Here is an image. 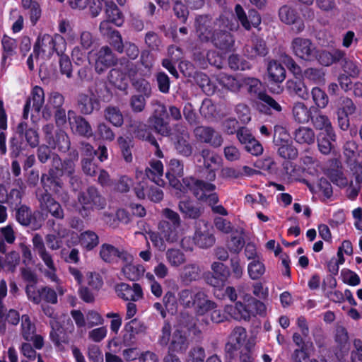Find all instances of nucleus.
I'll return each mask as SVG.
<instances>
[{"mask_svg":"<svg viewBox=\"0 0 362 362\" xmlns=\"http://www.w3.org/2000/svg\"><path fill=\"white\" fill-rule=\"evenodd\" d=\"M233 25L231 21L223 14L214 20V27L216 28L211 45L215 48L225 53L233 50L235 39L230 33Z\"/></svg>","mask_w":362,"mask_h":362,"instance_id":"1","label":"nucleus"},{"mask_svg":"<svg viewBox=\"0 0 362 362\" xmlns=\"http://www.w3.org/2000/svg\"><path fill=\"white\" fill-rule=\"evenodd\" d=\"M119 66L110 70L107 79L110 83L120 90H126L128 87L129 78L134 77L137 74L136 66L125 57L119 60Z\"/></svg>","mask_w":362,"mask_h":362,"instance_id":"2","label":"nucleus"},{"mask_svg":"<svg viewBox=\"0 0 362 362\" xmlns=\"http://www.w3.org/2000/svg\"><path fill=\"white\" fill-rule=\"evenodd\" d=\"M183 182L188 190L192 192L198 200H208L210 204H214L218 202V197L216 193H212L206 196L207 192L215 190V185L192 177L183 178Z\"/></svg>","mask_w":362,"mask_h":362,"instance_id":"3","label":"nucleus"},{"mask_svg":"<svg viewBox=\"0 0 362 362\" xmlns=\"http://www.w3.org/2000/svg\"><path fill=\"white\" fill-rule=\"evenodd\" d=\"M66 41L61 35L52 37L45 34L39 37L34 45V52L39 55L40 52L48 53L52 54L56 52L57 54H62L65 50Z\"/></svg>","mask_w":362,"mask_h":362,"instance_id":"4","label":"nucleus"},{"mask_svg":"<svg viewBox=\"0 0 362 362\" xmlns=\"http://www.w3.org/2000/svg\"><path fill=\"white\" fill-rule=\"evenodd\" d=\"M196 35L202 43H211L216 27L211 14H202L196 17L194 21Z\"/></svg>","mask_w":362,"mask_h":362,"instance_id":"5","label":"nucleus"},{"mask_svg":"<svg viewBox=\"0 0 362 362\" xmlns=\"http://www.w3.org/2000/svg\"><path fill=\"white\" fill-rule=\"evenodd\" d=\"M211 270L206 272L203 275L205 283L215 288L223 286L230 276L228 267L221 262H214L211 264Z\"/></svg>","mask_w":362,"mask_h":362,"instance_id":"6","label":"nucleus"},{"mask_svg":"<svg viewBox=\"0 0 362 362\" xmlns=\"http://www.w3.org/2000/svg\"><path fill=\"white\" fill-rule=\"evenodd\" d=\"M119 60L110 47L103 46L94 54L95 71L98 74H102L109 68L117 65Z\"/></svg>","mask_w":362,"mask_h":362,"instance_id":"7","label":"nucleus"},{"mask_svg":"<svg viewBox=\"0 0 362 362\" xmlns=\"http://www.w3.org/2000/svg\"><path fill=\"white\" fill-rule=\"evenodd\" d=\"M293 53L300 59L312 62V58L316 52V46L311 40L297 37L293 39L291 45Z\"/></svg>","mask_w":362,"mask_h":362,"instance_id":"8","label":"nucleus"},{"mask_svg":"<svg viewBox=\"0 0 362 362\" xmlns=\"http://www.w3.org/2000/svg\"><path fill=\"white\" fill-rule=\"evenodd\" d=\"M77 199L80 204L90 205L97 209H103L107 204L105 199L94 186H90L86 191L80 192Z\"/></svg>","mask_w":362,"mask_h":362,"instance_id":"9","label":"nucleus"},{"mask_svg":"<svg viewBox=\"0 0 362 362\" xmlns=\"http://www.w3.org/2000/svg\"><path fill=\"white\" fill-rule=\"evenodd\" d=\"M194 134L199 141L209 144L214 148L220 147L223 142L221 134L211 127L198 126L194 128Z\"/></svg>","mask_w":362,"mask_h":362,"instance_id":"10","label":"nucleus"},{"mask_svg":"<svg viewBox=\"0 0 362 362\" xmlns=\"http://www.w3.org/2000/svg\"><path fill=\"white\" fill-rule=\"evenodd\" d=\"M40 182L45 192L49 190L58 193L64 187V182L57 165L51 166L47 173L42 174Z\"/></svg>","mask_w":362,"mask_h":362,"instance_id":"11","label":"nucleus"},{"mask_svg":"<svg viewBox=\"0 0 362 362\" xmlns=\"http://www.w3.org/2000/svg\"><path fill=\"white\" fill-rule=\"evenodd\" d=\"M147 326L144 321L134 318L126 323L124 328L122 341L127 346L133 345L136 341V335L146 333Z\"/></svg>","mask_w":362,"mask_h":362,"instance_id":"12","label":"nucleus"},{"mask_svg":"<svg viewBox=\"0 0 362 362\" xmlns=\"http://www.w3.org/2000/svg\"><path fill=\"white\" fill-rule=\"evenodd\" d=\"M69 124L74 134L85 138L93 136V132L89 122L82 115H76L73 110L68 111Z\"/></svg>","mask_w":362,"mask_h":362,"instance_id":"13","label":"nucleus"},{"mask_svg":"<svg viewBox=\"0 0 362 362\" xmlns=\"http://www.w3.org/2000/svg\"><path fill=\"white\" fill-rule=\"evenodd\" d=\"M76 107L82 115H92L94 111H98L100 107V101L94 94L91 96L81 93L76 97Z\"/></svg>","mask_w":362,"mask_h":362,"instance_id":"14","label":"nucleus"},{"mask_svg":"<svg viewBox=\"0 0 362 362\" xmlns=\"http://www.w3.org/2000/svg\"><path fill=\"white\" fill-rule=\"evenodd\" d=\"M178 209L186 219H199L204 211L202 204L190 199L180 200L178 202Z\"/></svg>","mask_w":362,"mask_h":362,"instance_id":"15","label":"nucleus"},{"mask_svg":"<svg viewBox=\"0 0 362 362\" xmlns=\"http://www.w3.org/2000/svg\"><path fill=\"white\" fill-rule=\"evenodd\" d=\"M189 346V341L185 331L176 328L169 342L168 352L172 354H185Z\"/></svg>","mask_w":362,"mask_h":362,"instance_id":"16","label":"nucleus"},{"mask_svg":"<svg viewBox=\"0 0 362 362\" xmlns=\"http://www.w3.org/2000/svg\"><path fill=\"white\" fill-rule=\"evenodd\" d=\"M257 98L256 107L262 114L271 115L274 112H280L282 110L281 105L265 92H259Z\"/></svg>","mask_w":362,"mask_h":362,"instance_id":"17","label":"nucleus"},{"mask_svg":"<svg viewBox=\"0 0 362 362\" xmlns=\"http://www.w3.org/2000/svg\"><path fill=\"white\" fill-rule=\"evenodd\" d=\"M16 134L32 148H36L40 144V135L37 130L30 127L26 122L22 121L18 124Z\"/></svg>","mask_w":362,"mask_h":362,"instance_id":"18","label":"nucleus"},{"mask_svg":"<svg viewBox=\"0 0 362 362\" xmlns=\"http://www.w3.org/2000/svg\"><path fill=\"white\" fill-rule=\"evenodd\" d=\"M45 103V93L43 89L40 86H35L31 92L30 96L27 99L25 105L23 108V117L26 119L28 117V114L32 105V109L39 112Z\"/></svg>","mask_w":362,"mask_h":362,"instance_id":"19","label":"nucleus"},{"mask_svg":"<svg viewBox=\"0 0 362 362\" xmlns=\"http://www.w3.org/2000/svg\"><path fill=\"white\" fill-rule=\"evenodd\" d=\"M117 296L127 301H137L143 298V292L139 284L133 283L130 286L125 283H121L115 286Z\"/></svg>","mask_w":362,"mask_h":362,"instance_id":"20","label":"nucleus"},{"mask_svg":"<svg viewBox=\"0 0 362 362\" xmlns=\"http://www.w3.org/2000/svg\"><path fill=\"white\" fill-rule=\"evenodd\" d=\"M40 207L46 209L53 217L62 220L64 218V211L61 204L57 202L49 192H45L39 198Z\"/></svg>","mask_w":362,"mask_h":362,"instance_id":"21","label":"nucleus"},{"mask_svg":"<svg viewBox=\"0 0 362 362\" xmlns=\"http://www.w3.org/2000/svg\"><path fill=\"white\" fill-rule=\"evenodd\" d=\"M193 239L194 243L201 248L211 247L216 242L214 234L208 230L206 223L204 228H197Z\"/></svg>","mask_w":362,"mask_h":362,"instance_id":"22","label":"nucleus"},{"mask_svg":"<svg viewBox=\"0 0 362 362\" xmlns=\"http://www.w3.org/2000/svg\"><path fill=\"white\" fill-rule=\"evenodd\" d=\"M117 142L122 156L125 162L132 163L135 147V142L133 137L129 136H120L117 138Z\"/></svg>","mask_w":362,"mask_h":362,"instance_id":"23","label":"nucleus"},{"mask_svg":"<svg viewBox=\"0 0 362 362\" xmlns=\"http://www.w3.org/2000/svg\"><path fill=\"white\" fill-rule=\"evenodd\" d=\"M48 144H42L37 146L36 155L38 161L42 164L51 163V166L57 165L59 162V156L53 152Z\"/></svg>","mask_w":362,"mask_h":362,"instance_id":"24","label":"nucleus"},{"mask_svg":"<svg viewBox=\"0 0 362 362\" xmlns=\"http://www.w3.org/2000/svg\"><path fill=\"white\" fill-rule=\"evenodd\" d=\"M194 297V306H196L199 315H204L216 307V303L208 299L207 295L203 291L196 292Z\"/></svg>","mask_w":362,"mask_h":362,"instance_id":"25","label":"nucleus"},{"mask_svg":"<svg viewBox=\"0 0 362 362\" xmlns=\"http://www.w3.org/2000/svg\"><path fill=\"white\" fill-rule=\"evenodd\" d=\"M310 119L314 127L322 132L334 131L328 117L323 115L317 107H313Z\"/></svg>","mask_w":362,"mask_h":362,"instance_id":"26","label":"nucleus"},{"mask_svg":"<svg viewBox=\"0 0 362 362\" xmlns=\"http://www.w3.org/2000/svg\"><path fill=\"white\" fill-rule=\"evenodd\" d=\"M49 146L62 153H66L70 149L71 141L65 131L58 129L54 133V136L48 144Z\"/></svg>","mask_w":362,"mask_h":362,"instance_id":"27","label":"nucleus"},{"mask_svg":"<svg viewBox=\"0 0 362 362\" xmlns=\"http://www.w3.org/2000/svg\"><path fill=\"white\" fill-rule=\"evenodd\" d=\"M336 139V134L334 131L321 132L317 137L319 151L324 155H328L332 148V141Z\"/></svg>","mask_w":362,"mask_h":362,"instance_id":"28","label":"nucleus"},{"mask_svg":"<svg viewBox=\"0 0 362 362\" xmlns=\"http://www.w3.org/2000/svg\"><path fill=\"white\" fill-rule=\"evenodd\" d=\"M202 269L197 264H186L182 270L180 274L181 281L185 284L189 285L193 281H196L200 279Z\"/></svg>","mask_w":362,"mask_h":362,"instance_id":"29","label":"nucleus"},{"mask_svg":"<svg viewBox=\"0 0 362 362\" xmlns=\"http://www.w3.org/2000/svg\"><path fill=\"white\" fill-rule=\"evenodd\" d=\"M52 330L49 337L54 345L59 347L62 344L68 343V336L62 325L58 321L50 322Z\"/></svg>","mask_w":362,"mask_h":362,"instance_id":"30","label":"nucleus"},{"mask_svg":"<svg viewBox=\"0 0 362 362\" xmlns=\"http://www.w3.org/2000/svg\"><path fill=\"white\" fill-rule=\"evenodd\" d=\"M225 310L235 320L249 321L251 315L248 310V304L244 305L241 302H237L235 306L227 305Z\"/></svg>","mask_w":362,"mask_h":362,"instance_id":"31","label":"nucleus"},{"mask_svg":"<svg viewBox=\"0 0 362 362\" xmlns=\"http://www.w3.org/2000/svg\"><path fill=\"white\" fill-rule=\"evenodd\" d=\"M105 4L107 20L117 26H121L124 23V16L118 6L112 1H105Z\"/></svg>","mask_w":362,"mask_h":362,"instance_id":"32","label":"nucleus"},{"mask_svg":"<svg viewBox=\"0 0 362 362\" xmlns=\"http://www.w3.org/2000/svg\"><path fill=\"white\" fill-rule=\"evenodd\" d=\"M103 116L105 120L116 127H120L124 123L123 115L117 106L108 105L104 109Z\"/></svg>","mask_w":362,"mask_h":362,"instance_id":"33","label":"nucleus"},{"mask_svg":"<svg viewBox=\"0 0 362 362\" xmlns=\"http://www.w3.org/2000/svg\"><path fill=\"white\" fill-rule=\"evenodd\" d=\"M245 52L250 58L266 56L268 53L266 42L262 38H255L251 46L246 47Z\"/></svg>","mask_w":362,"mask_h":362,"instance_id":"34","label":"nucleus"},{"mask_svg":"<svg viewBox=\"0 0 362 362\" xmlns=\"http://www.w3.org/2000/svg\"><path fill=\"white\" fill-rule=\"evenodd\" d=\"M313 107L308 109L303 103H296L293 107L292 113L296 122L298 123H308L313 114Z\"/></svg>","mask_w":362,"mask_h":362,"instance_id":"35","label":"nucleus"},{"mask_svg":"<svg viewBox=\"0 0 362 362\" xmlns=\"http://www.w3.org/2000/svg\"><path fill=\"white\" fill-rule=\"evenodd\" d=\"M269 78L274 83H281L286 78V70L284 66L275 60L269 62L267 66Z\"/></svg>","mask_w":362,"mask_h":362,"instance_id":"36","label":"nucleus"},{"mask_svg":"<svg viewBox=\"0 0 362 362\" xmlns=\"http://www.w3.org/2000/svg\"><path fill=\"white\" fill-rule=\"evenodd\" d=\"M295 141L300 144L310 145L314 144L315 134L314 131L309 127H300L293 133Z\"/></svg>","mask_w":362,"mask_h":362,"instance_id":"37","label":"nucleus"},{"mask_svg":"<svg viewBox=\"0 0 362 362\" xmlns=\"http://www.w3.org/2000/svg\"><path fill=\"white\" fill-rule=\"evenodd\" d=\"M1 43L4 48V54L1 59V66L3 67L6 66L7 59L16 53L17 48V42L7 35H4Z\"/></svg>","mask_w":362,"mask_h":362,"instance_id":"38","label":"nucleus"},{"mask_svg":"<svg viewBox=\"0 0 362 362\" xmlns=\"http://www.w3.org/2000/svg\"><path fill=\"white\" fill-rule=\"evenodd\" d=\"M149 122L152 124V129L157 134L163 136L170 135L171 128L168 119L149 117Z\"/></svg>","mask_w":362,"mask_h":362,"instance_id":"39","label":"nucleus"},{"mask_svg":"<svg viewBox=\"0 0 362 362\" xmlns=\"http://www.w3.org/2000/svg\"><path fill=\"white\" fill-rule=\"evenodd\" d=\"M244 230L243 229H240V231L238 235H234L233 234L230 236V240L227 241L226 247L227 249L231 253L234 254H239L240 252L242 250L243 247L245 245V240L244 238L242 236V234L243 233Z\"/></svg>","mask_w":362,"mask_h":362,"instance_id":"40","label":"nucleus"},{"mask_svg":"<svg viewBox=\"0 0 362 362\" xmlns=\"http://www.w3.org/2000/svg\"><path fill=\"white\" fill-rule=\"evenodd\" d=\"M122 273L128 279L131 281H137L144 275V267L141 264H125L122 267Z\"/></svg>","mask_w":362,"mask_h":362,"instance_id":"41","label":"nucleus"},{"mask_svg":"<svg viewBox=\"0 0 362 362\" xmlns=\"http://www.w3.org/2000/svg\"><path fill=\"white\" fill-rule=\"evenodd\" d=\"M356 107L352 100L347 97H341L337 100V113L351 115L355 113Z\"/></svg>","mask_w":362,"mask_h":362,"instance_id":"42","label":"nucleus"},{"mask_svg":"<svg viewBox=\"0 0 362 362\" xmlns=\"http://www.w3.org/2000/svg\"><path fill=\"white\" fill-rule=\"evenodd\" d=\"M192 78L204 93L210 94L214 92V86L209 77L206 74L197 71Z\"/></svg>","mask_w":362,"mask_h":362,"instance_id":"43","label":"nucleus"},{"mask_svg":"<svg viewBox=\"0 0 362 362\" xmlns=\"http://www.w3.org/2000/svg\"><path fill=\"white\" fill-rule=\"evenodd\" d=\"M15 209L18 222L23 226H29L33 218L30 209L25 205H21Z\"/></svg>","mask_w":362,"mask_h":362,"instance_id":"44","label":"nucleus"},{"mask_svg":"<svg viewBox=\"0 0 362 362\" xmlns=\"http://www.w3.org/2000/svg\"><path fill=\"white\" fill-rule=\"evenodd\" d=\"M80 243L87 250H92L99 243L98 236L93 231H85L80 235Z\"/></svg>","mask_w":362,"mask_h":362,"instance_id":"45","label":"nucleus"},{"mask_svg":"<svg viewBox=\"0 0 362 362\" xmlns=\"http://www.w3.org/2000/svg\"><path fill=\"white\" fill-rule=\"evenodd\" d=\"M166 259L173 267H179L186 262L185 254L178 249H168L166 252Z\"/></svg>","mask_w":362,"mask_h":362,"instance_id":"46","label":"nucleus"},{"mask_svg":"<svg viewBox=\"0 0 362 362\" xmlns=\"http://www.w3.org/2000/svg\"><path fill=\"white\" fill-rule=\"evenodd\" d=\"M288 89L299 98L306 100L309 98L308 89L304 83L300 80L288 81Z\"/></svg>","mask_w":362,"mask_h":362,"instance_id":"47","label":"nucleus"},{"mask_svg":"<svg viewBox=\"0 0 362 362\" xmlns=\"http://www.w3.org/2000/svg\"><path fill=\"white\" fill-rule=\"evenodd\" d=\"M200 156L203 160V167L204 168L218 165L220 157L209 148L202 149L200 152Z\"/></svg>","mask_w":362,"mask_h":362,"instance_id":"48","label":"nucleus"},{"mask_svg":"<svg viewBox=\"0 0 362 362\" xmlns=\"http://www.w3.org/2000/svg\"><path fill=\"white\" fill-rule=\"evenodd\" d=\"M132 86L139 93L140 95L148 98L152 93V88L150 83L142 78L132 80Z\"/></svg>","mask_w":362,"mask_h":362,"instance_id":"49","label":"nucleus"},{"mask_svg":"<svg viewBox=\"0 0 362 362\" xmlns=\"http://www.w3.org/2000/svg\"><path fill=\"white\" fill-rule=\"evenodd\" d=\"M273 142L277 147L291 142L289 134L285 128L281 126H275L273 136Z\"/></svg>","mask_w":362,"mask_h":362,"instance_id":"50","label":"nucleus"},{"mask_svg":"<svg viewBox=\"0 0 362 362\" xmlns=\"http://www.w3.org/2000/svg\"><path fill=\"white\" fill-rule=\"evenodd\" d=\"M279 16L283 23L291 24L298 15L293 8L288 5H284L279 10Z\"/></svg>","mask_w":362,"mask_h":362,"instance_id":"51","label":"nucleus"},{"mask_svg":"<svg viewBox=\"0 0 362 362\" xmlns=\"http://www.w3.org/2000/svg\"><path fill=\"white\" fill-rule=\"evenodd\" d=\"M277 153L280 157L285 160H294L298 155V150L293 145L292 141L278 147Z\"/></svg>","mask_w":362,"mask_h":362,"instance_id":"52","label":"nucleus"},{"mask_svg":"<svg viewBox=\"0 0 362 362\" xmlns=\"http://www.w3.org/2000/svg\"><path fill=\"white\" fill-rule=\"evenodd\" d=\"M159 228L160 230V233L168 243H173L177 240L178 236L176 229L169 225L168 222L160 223Z\"/></svg>","mask_w":362,"mask_h":362,"instance_id":"53","label":"nucleus"},{"mask_svg":"<svg viewBox=\"0 0 362 362\" xmlns=\"http://www.w3.org/2000/svg\"><path fill=\"white\" fill-rule=\"evenodd\" d=\"M312 98L313 100L316 105V107L318 108H325L328 103H329V98L326 93L322 90L321 88L318 87H315L313 88L311 91Z\"/></svg>","mask_w":362,"mask_h":362,"instance_id":"54","label":"nucleus"},{"mask_svg":"<svg viewBox=\"0 0 362 362\" xmlns=\"http://www.w3.org/2000/svg\"><path fill=\"white\" fill-rule=\"evenodd\" d=\"M129 127L135 138L139 140H144L145 137L150 132L146 124L139 121L132 122Z\"/></svg>","mask_w":362,"mask_h":362,"instance_id":"55","label":"nucleus"},{"mask_svg":"<svg viewBox=\"0 0 362 362\" xmlns=\"http://www.w3.org/2000/svg\"><path fill=\"white\" fill-rule=\"evenodd\" d=\"M22 335L25 340L30 341L35 332V326L33 325L28 315L22 316Z\"/></svg>","mask_w":362,"mask_h":362,"instance_id":"56","label":"nucleus"},{"mask_svg":"<svg viewBox=\"0 0 362 362\" xmlns=\"http://www.w3.org/2000/svg\"><path fill=\"white\" fill-rule=\"evenodd\" d=\"M155 78L159 91L163 94L169 93L170 87L169 76L163 71H158L155 74Z\"/></svg>","mask_w":362,"mask_h":362,"instance_id":"57","label":"nucleus"},{"mask_svg":"<svg viewBox=\"0 0 362 362\" xmlns=\"http://www.w3.org/2000/svg\"><path fill=\"white\" fill-rule=\"evenodd\" d=\"M175 147L177 151L184 156H189L192 153V146L189 141L184 137V136H178L177 141L175 143Z\"/></svg>","mask_w":362,"mask_h":362,"instance_id":"58","label":"nucleus"},{"mask_svg":"<svg viewBox=\"0 0 362 362\" xmlns=\"http://www.w3.org/2000/svg\"><path fill=\"white\" fill-rule=\"evenodd\" d=\"M183 115L190 126H196L199 123V118L196 113L192 103H187L182 110Z\"/></svg>","mask_w":362,"mask_h":362,"instance_id":"59","label":"nucleus"},{"mask_svg":"<svg viewBox=\"0 0 362 362\" xmlns=\"http://www.w3.org/2000/svg\"><path fill=\"white\" fill-rule=\"evenodd\" d=\"M95 132L97 136L103 140L112 141L115 137L112 128L105 122H100L98 124Z\"/></svg>","mask_w":362,"mask_h":362,"instance_id":"60","label":"nucleus"},{"mask_svg":"<svg viewBox=\"0 0 362 362\" xmlns=\"http://www.w3.org/2000/svg\"><path fill=\"white\" fill-rule=\"evenodd\" d=\"M22 194L21 189H12L8 194L6 193L4 203L8 204L11 208L16 209L21 204Z\"/></svg>","mask_w":362,"mask_h":362,"instance_id":"61","label":"nucleus"},{"mask_svg":"<svg viewBox=\"0 0 362 362\" xmlns=\"http://www.w3.org/2000/svg\"><path fill=\"white\" fill-rule=\"evenodd\" d=\"M195 293L192 289L185 288L181 290L178 293V300L180 303L185 308L194 307V300Z\"/></svg>","mask_w":362,"mask_h":362,"instance_id":"62","label":"nucleus"},{"mask_svg":"<svg viewBox=\"0 0 362 362\" xmlns=\"http://www.w3.org/2000/svg\"><path fill=\"white\" fill-rule=\"evenodd\" d=\"M118 255V249L110 244H103L100 251V257L106 262H112Z\"/></svg>","mask_w":362,"mask_h":362,"instance_id":"63","label":"nucleus"},{"mask_svg":"<svg viewBox=\"0 0 362 362\" xmlns=\"http://www.w3.org/2000/svg\"><path fill=\"white\" fill-rule=\"evenodd\" d=\"M205 357L204 348L199 346H194L188 352L186 362H204Z\"/></svg>","mask_w":362,"mask_h":362,"instance_id":"64","label":"nucleus"}]
</instances>
